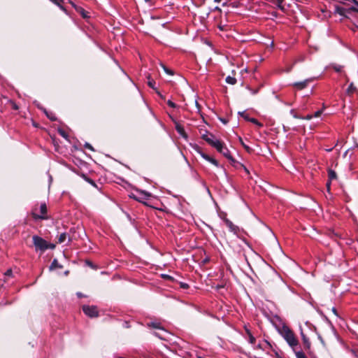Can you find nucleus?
Segmentation results:
<instances>
[{
  "label": "nucleus",
  "mask_w": 358,
  "mask_h": 358,
  "mask_svg": "<svg viewBox=\"0 0 358 358\" xmlns=\"http://www.w3.org/2000/svg\"><path fill=\"white\" fill-rule=\"evenodd\" d=\"M33 243L36 248V250H40L42 251L45 250L48 248H54V245H48L47 242L43 239L42 238L38 236H33Z\"/></svg>",
  "instance_id": "nucleus-1"
},
{
  "label": "nucleus",
  "mask_w": 358,
  "mask_h": 358,
  "mask_svg": "<svg viewBox=\"0 0 358 358\" xmlns=\"http://www.w3.org/2000/svg\"><path fill=\"white\" fill-rule=\"evenodd\" d=\"M283 337L290 346L294 347L298 345V341L290 329L287 328L284 329Z\"/></svg>",
  "instance_id": "nucleus-2"
},
{
  "label": "nucleus",
  "mask_w": 358,
  "mask_h": 358,
  "mask_svg": "<svg viewBox=\"0 0 358 358\" xmlns=\"http://www.w3.org/2000/svg\"><path fill=\"white\" fill-rule=\"evenodd\" d=\"M203 138L210 145L215 148L217 150L221 149L222 143L220 141L215 138L213 135H203Z\"/></svg>",
  "instance_id": "nucleus-3"
},
{
  "label": "nucleus",
  "mask_w": 358,
  "mask_h": 358,
  "mask_svg": "<svg viewBox=\"0 0 358 358\" xmlns=\"http://www.w3.org/2000/svg\"><path fill=\"white\" fill-rule=\"evenodd\" d=\"M83 312L90 317L98 316V311L96 306H83Z\"/></svg>",
  "instance_id": "nucleus-4"
},
{
  "label": "nucleus",
  "mask_w": 358,
  "mask_h": 358,
  "mask_svg": "<svg viewBox=\"0 0 358 358\" xmlns=\"http://www.w3.org/2000/svg\"><path fill=\"white\" fill-rule=\"evenodd\" d=\"M40 211L41 215H39L36 214L35 212L32 213L33 217L34 219H45V217L44 216L45 214L47 213V206L45 203H42L40 206Z\"/></svg>",
  "instance_id": "nucleus-5"
},
{
  "label": "nucleus",
  "mask_w": 358,
  "mask_h": 358,
  "mask_svg": "<svg viewBox=\"0 0 358 358\" xmlns=\"http://www.w3.org/2000/svg\"><path fill=\"white\" fill-rule=\"evenodd\" d=\"M313 80L312 79H306L301 82H296L293 84V86L298 90H302L308 85Z\"/></svg>",
  "instance_id": "nucleus-6"
},
{
  "label": "nucleus",
  "mask_w": 358,
  "mask_h": 358,
  "mask_svg": "<svg viewBox=\"0 0 358 358\" xmlns=\"http://www.w3.org/2000/svg\"><path fill=\"white\" fill-rule=\"evenodd\" d=\"M218 152L222 153L225 157L229 159V160L234 162V159L231 157V155L229 153V150L224 145V144H222L221 149L217 150Z\"/></svg>",
  "instance_id": "nucleus-7"
},
{
  "label": "nucleus",
  "mask_w": 358,
  "mask_h": 358,
  "mask_svg": "<svg viewBox=\"0 0 358 358\" xmlns=\"http://www.w3.org/2000/svg\"><path fill=\"white\" fill-rule=\"evenodd\" d=\"M175 124H176V129L178 131V133L184 138H185V139L187 138V134L185 131L183 127L180 124H179L178 122H177L176 121H175Z\"/></svg>",
  "instance_id": "nucleus-8"
},
{
  "label": "nucleus",
  "mask_w": 358,
  "mask_h": 358,
  "mask_svg": "<svg viewBox=\"0 0 358 358\" xmlns=\"http://www.w3.org/2000/svg\"><path fill=\"white\" fill-rule=\"evenodd\" d=\"M151 196V194L145 192L144 191L139 192V196L136 197V199L138 201L143 202L144 199H147Z\"/></svg>",
  "instance_id": "nucleus-9"
},
{
  "label": "nucleus",
  "mask_w": 358,
  "mask_h": 358,
  "mask_svg": "<svg viewBox=\"0 0 358 358\" xmlns=\"http://www.w3.org/2000/svg\"><path fill=\"white\" fill-rule=\"evenodd\" d=\"M328 176H329V181L327 183V186L328 189H329L330 187V183L332 180L336 179V173L334 171L329 169L328 171Z\"/></svg>",
  "instance_id": "nucleus-10"
},
{
  "label": "nucleus",
  "mask_w": 358,
  "mask_h": 358,
  "mask_svg": "<svg viewBox=\"0 0 358 358\" xmlns=\"http://www.w3.org/2000/svg\"><path fill=\"white\" fill-rule=\"evenodd\" d=\"M350 11H351V10H350V8H349V9H348V10H346V9H345V8H343L338 7V6L336 7V9H335V12H336V13H338V14H339L340 15H342V16H343V17H348V16H347V15H346V14H347L348 13H350Z\"/></svg>",
  "instance_id": "nucleus-11"
},
{
  "label": "nucleus",
  "mask_w": 358,
  "mask_h": 358,
  "mask_svg": "<svg viewBox=\"0 0 358 358\" xmlns=\"http://www.w3.org/2000/svg\"><path fill=\"white\" fill-rule=\"evenodd\" d=\"M245 331H246V334L248 336V338H249V342L251 343V344H254L255 343V338L252 336L251 331L245 327Z\"/></svg>",
  "instance_id": "nucleus-12"
},
{
  "label": "nucleus",
  "mask_w": 358,
  "mask_h": 358,
  "mask_svg": "<svg viewBox=\"0 0 358 358\" xmlns=\"http://www.w3.org/2000/svg\"><path fill=\"white\" fill-rule=\"evenodd\" d=\"M57 268H62V266L59 264L57 259H54L50 266V270H54Z\"/></svg>",
  "instance_id": "nucleus-13"
},
{
  "label": "nucleus",
  "mask_w": 358,
  "mask_h": 358,
  "mask_svg": "<svg viewBox=\"0 0 358 358\" xmlns=\"http://www.w3.org/2000/svg\"><path fill=\"white\" fill-rule=\"evenodd\" d=\"M302 338L303 344L306 348L309 349L310 347V343L309 342L308 339L306 338V336L302 334Z\"/></svg>",
  "instance_id": "nucleus-14"
},
{
  "label": "nucleus",
  "mask_w": 358,
  "mask_h": 358,
  "mask_svg": "<svg viewBox=\"0 0 358 358\" xmlns=\"http://www.w3.org/2000/svg\"><path fill=\"white\" fill-rule=\"evenodd\" d=\"M226 82L230 85H234L236 83V79L231 76H227L226 78Z\"/></svg>",
  "instance_id": "nucleus-15"
},
{
  "label": "nucleus",
  "mask_w": 358,
  "mask_h": 358,
  "mask_svg": "<svg viewBox=\"0 0 358 358\" xmlns=\"http://www.w3.org/2000/svg\"><path fill=\"white\" fill-rule=\"evenodd\" d=\"M67 238V234L66 233H62L59 236L58 241L59 243H64Z\"/></svg>",
  "instance_id": "nucleus-16"
},
{
  "label": "nucleus",
  "mask_w": 358,
  "mask_h": 358,
  "mask_svg": "<svg viewBox=\"0 0 358 358\" xmlns=\"http://www.w3.org/2000/svg\"><path fill=\"white\" fill-rule=\"evenodd\" d=\"M225 223L231 231H235L236 227L231 221H229V220H226Z\"/></svg>",
  "instance_id": "nucleus-17"
},
{
  "label": "nucleus",
  "mask_w": 358,
  "mask_h": 358,
  "mask_svg": "<svg viewBox=\"0 0 358 358\" xmlns=\"http://www.w3.org/2000/svg\"><path fill=\"white\" fill-rule=\"evenodd\" d=\"M239 141L248 152L251 151V148L243 143V139L241 137H239Z\"/></svg>",
  "instance_id": "nucleus-18"
},
{
  "label": "nucleus",
  "mask_w": 358,
  "mask_h": 358,
  "mask_svg": "<svg viewBox=\"0 0 358 358\" xmlns=\"http://www.w3.org/2000/svg\"><path fill=\"white\" fill-rule=\"evenodd\" d=\"M296 358H306L303 352L298 351L295 352Z\"/></svg>",
  "instance_id": "nucleus-19"
},
{
  "label": "nucleus",
  "mask_w": 358,
  "mask_h": 358,
  "mask_svg": "<svg viewBox=\"0 0 358 358\" xmlns=\"http://www.w3.org/2000/svg\"><path fill=\"white\" fill-rule=\"evenodd\" d=\"M355 87L354 85L352 83H351L348 88V92L353 93L355 92Z\"/></svg>",
  "instance_id": "nucleus-20"
},
{
  "label": "nucleus",
  "mask_w": 358,
  "mask_h": 358,
  "mask_svg": "<svg viewBox=\"0 0 358 358\" xmlns=\"http://www.w3.org/2000/svg\"><path fill=\"white\" fill-rule=\"evenodd\" d=\"M352 1L355 3V5L357 6V7H351V8H350V10L351 11H355V12H357V13H358V1H356V0Z\"/></svg>",
  "instance_id": "nucleus-21"
},
{
  "label": "nucleus",
  "mask_w": 358,
  "mask_h": 358,
  "mask_svg": "<svg viewBox=\"0 0 358 358\" xmlns=\"http://www.w3.org/2000/svg\"><path fill=\"white\" fill-rule=\"evenodd\" d=\"M205 158L206 159H208V161H210L211 163H213V164H215V166H217V162L215 160V159H211L208 156H205Z\"/></svg>",
  "instance_id": "nucleus-22"
},
{
  "label": "nucleus",
  "mask_w": 358,
  "mask_h": 358,
  "mask_svg": "<svg viewBox=\"0 0 358 358\" xmlns=\"http://www.w3.org/2000/svg\"><path fill=\"white\" fill-rule=\"evenodd\" d=\"M249 121H250V122H253V123H255V124H257V125H258V126H259V127H262V124L261 123H259V122L257 121V120H256V119H255V118H250V119H249Z\"/></svg>",
  "instance_id": "nucleus-23"
},
{
  "label": "nucleus",
  "mask_w": 358,
  "mask_h": 358,
  "mask_svg": "<svg viewBox=\"0 0 358 358\" xmlns=\"http://www.w3.org/2000/svg\"><path fill=\"white\" fill-rule=\"evenodd\" d=\"M148 326L156 328V329H159L160 328L159 327V324L158 323L152 322V323L149 324Z\"/></svg>",
  "instance_id": "nucleus-24"
},
{
  "label": "nucleus",
  "mask_w": 358,
  "mask_h": 358,
  "mask_svg": "<svg viewBox=\"0 0 358 358\" xmlns=\"http://www.w3.org/2000/svg\"><path fill=\"white\" fill-rule=\"evenodd\" d=\"M163 69H164L165 72L169 75H173V73L172 71L168 69L167 68H166L164 66H163Z\"/></svg>",
  "instance_id": "nucleus-25"
},
{
  "label": "nucleus",
  "mask_w": 358,
  "mask_h": 358,
  "mask_svg": "<svg viewBox=\"0 0 358 358\" xmlns=\"http://www.w3.org/2000/svg\"><path fill=\"white\" fill-rule=\"evenodd\" d=\"M167 104L170 106V107H172V108H176V105L172 102L171 100H169L167 101Z\"/></svg>",
  "instance_id": "nucleus-26"
},
{
  "label": "nucleus",
  "mask_w": 358,
  "mask_h": 358,
  "mask_svg": "<svg viewBox=\"0 0 358 358\" xmlns=\"http://www.w3.org/2000/svg\"><path fill=\"white\" fill-rule=\"evenodd\" d=\"M238 114H239V115H241L243 117H244L245 120H249V119H250V118L248 117V115H245V113H244V112H242V113L239 112V113H238Z\"/></svg>",
  "instance_id": "nucleus-27"
},
{
  "label": "nucleus",
  "mask_w": 358,
  "mask_h": 358,
  "mask_svg": "<svg viewBox=\"0 0 358 358\" xmlns=\"http://www.w3.org/2000/svg\"><path fill=\"white\" fill-rule=\"evenodd\" d=\"M322 113V110H317V111H316L315 113L313 116L315 117H320Z\"/></svg>",
  "instance_id": "nucleus-28"
},
{
  "label": "nucleus",
  "mask_w": 358,
  "mask_h": 358,
  "mask_svg": "<svg viewBox=\"0 0 358 358\" xmlns=\"http://www.w3.org/2000/svg\"><path fill=\"white\" fill-rule=\"evenodd\" d=\"M334 69L336 71L339 72L341 71L342 66H334Z\"/></svg>",
  "instance_id": "nucleus-29"
},
{
  "label": "nucleus",
  "mask_w": 358,
  "mask_h": 358,
  "mask_svg": "<svg viewBox=\"0 0 358 358\" xmlns=\"http://www.w3.org/2000/svg\"><path fill=\"white\" fill-rule=\"evenodd\" d=\"M148 85L151 87L152 88H154L155 82L152 80H150L148 81Z\"/></svg>",
  "instance_id": "nucleus-30"
},
{
  "label": "nucleus",
  "mask_w": 358,
  "mask_h": 358,
  "mask_svg": "<svg viewBox=\"0 0 358 358\" xmlns=\"http://www.w3.org/2000/svg\"><path fill=\"white\" fill-rule=\"evenodd\" d=\"M80 13L84 17H87V15L85 13V10L80 8Z\"/></svg>",
  "instance_id": "nucleus-31"
},
{
  "label": "nucleus",
  "mask_w": 358,
  "mask_h": 358,
  "mask_svg": "<svg viewBox=\"0 0 358 358\" xmlns=\"http://www.w3.org/2000/svg\"><path fill=\"white\" fill-rule=\"evenodd\" d=\"M59 132L60 135L62 136L64 138H67V136L64 131L60 130Z\"/></svg>",
  "instance_id": "nucleus-32"
},
{
  "label": "nucleus",
  "mask_w": 358,
  "mask_h": 358,
  "mask_svg": "<svg viewBox=\"0 0 358 358\" xmlns=\"http://www.w3.org/2000/svg\"><path fill=\"white\" fill-rule=\"evenodd\" d=\"M85 146V148H88V149H90L91 150H93V148H92V145L90 144L86 143Z\"/></svg>",
  "instance_id": "nucleus-33"
},
{
  "label": "nucleus",
  "mask_w": 358,
  "mask_h": 358,
  "mask_svg": "<svg viewBox=\"0 0 358 358\" xmlns=\"http://www.w3.org/2000/svg\"><path fill=\"white\" fill-rule=\"evenodd\" d=\"M312 117H313V115H308L306 116L305 117H302V119L310 120Z\"/></svg>",
  "instance_id": "nucleus-34"
},
{
  "label": "nucleus",
  "mask_w": 358,
  "mask_h": 358,
  "mask_svg": "<svg viewBox=\"0 0 358 358\" xmlns=\"http://www.w3.org/2000/svg\"><path fill=\"white\" fill-rule=\"evenodd\" d=\"M12 273V271L10 269L8 270L6 273H5V275H10Z\"/></svg>",
  "instance_id": "nucleus-35"
},
{
  "label": "nucleus",
  "mask_w": 358,
  "mask_h": 358,
  "mask_svg": "<svg viewBox=\"0 0 358 358\" xmlns=\"http://www.w3.org/2000/svg\"><path fill=\"white\" fill-rule=\"evenodd\" d=\"M47 115H48V117L51 120H55V118L54 117H52V115H48V114H47Z\"/></svg>",
  "instance_id": "nucleus-36"
},
{
  "label": "nucleus",
  "mask_w": 358,
  "mask_h": 358,
  "mask_svg": "<svg viewBox=\"0 0 358 358\" xmlns=\"http://www.w3.org/2000/svg\"><path fill=\"white\" fill-rule=\"evenodd\" d=\"M357 29H358V26L355 25V27H354L353 28H352V30L353 31H355Z\"/></svg>",
  "instance_id": "nucleus-37"
},
{
  "label": "nucleus",
  "mask_w": 358,
  "mask_h": 358,
  "mask_svg": "<svg viewBox=\"0 0 358 358\" xmlns=\"http://www.w3.org/2000/svg\"><path fill=\"white\" fill-rule=\"evenodd\" d=\"M294 117L295 118H302L301 117H299V116H298V115H294Z\"/></svg>",
  "instance_id": "nucleus-38"
},
{
  "label": "nucleus",
  "mask_w": 358,
  "mask_h": 358,
  "mask_svg": "<svg viewBox=\"0 0 358 358\" xmlns=\"http://www.w3.org/2000/svg\"><path fill=\"white\" fill-rule=\"evenodd\" d=\"M280 3H281V1H278V7H280V8H281Z\"/></svg>",
  "instance_id": "nucleus-39"
},
{
  "label": "nucleus",
  "mask_w": 358,
  "mask_h": 358,
  "mask_svg": "<svg viewBox=\"0 0 358 358\" xmlns=\"http://www.w3.org/2000/svg\"><path fill=\"white\" fill-rule=\"evenodd\" d=\"M222 122L224 123V124H226L227 123V121H225L224 120H221Z\"/></svg>",
  "instance_id": "nucleus-40"
},
{
  "label": "nucleus",
  "mask_w": 358,
  "mask_h": 358,
  "mask_svg": "<svg viewBox=\"0 0 358 358\" xmlns=\"http://www.w3.org/2000/svg\"><path fill=\"white\" fill-rule=\"evenodd\" d=\"M182 287H183L184 288H186V287H187V285H182Z\"/></svg>",
  "instance_id": "nucleus-41"
},
{
  "label": "nucleus",
  "mask_w": 358,
  "mask_h": 358,
  "mask_svg": "<svg viewBox=\"0 0 358 358\" xmlns=\"http://www.w3.org/2000/svg\"><path fill=\"white\" fill-rule=\"evenodd\" d=\"M78 296H79V297H81V296H82V294H80V293H78Z\"/></svg>",
  "instance_id": "nucleus-42"
},
{
  "label": "nucleus",
  "mask_w": 358,
  "mask_h": 358,
  "mask_svg": "<svg viewBox=\"0 0 358 358\" xmlns=\"http://www.w3.org/2000/svg\"><path fill=\"white\" fill-rule=\"evenodd\" d=\"M144 1H146V2H148V1H150V0H144Z\"/></svg>",
  "instance_id": "nucleus-43"
},
{
  "label": "nucleus",
  "mask_w": 358,
  "mask_h": 358,
  "mask_svg": "<svg viewBox=\"0 0 358 358\" xmlns=\"http://www.w3.org/2000/svg\"><path fill=\"white\" fill-rule=\"evenodd\" d=\"M199 358H201V357H199Z\"/></svg>",
  "instance_id": "nucleus-44"
}]
</instances>
